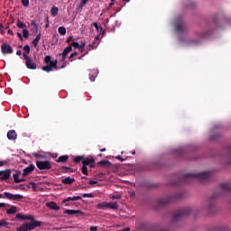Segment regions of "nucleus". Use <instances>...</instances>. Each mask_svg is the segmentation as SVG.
<instances>
[{"instance_id":"f257e3e1","label":"nucleus","mask_w":231,"mask_h":231,"mask_svg":"<svg viewBox=\"0 0 231 231\" xmlns=\"http://www.w3.org/2000/svg\"><path fill=\"white\" fill-rule=\"evenodd\" d=\"M212 178V172L210 171H203L199 173H187L183 177L180 178V183L178 181L174 182V187L176 190V187L180 183H192L194 180H198L200 183L205 181H208Z\"/></svg>"},{"instance_id":"f03ea898","label":"nucleus","mask_w":231,"mask_h":231,"mask_svg":"<svg viewBox=\"0 0 231 231\" xmlns=\"http://www.w3.org/2000/svg\"><path fill=\"white\" fill-rule=\"evenodd\" d=\"M174 32L175 35H179L180 37H183L189 33V25L181 17L175 18Z\"/></svg>"},{"instance_id":"7ed1b4c3","label":"nucleus","mask_w":231,"mask_h":231,"mask_svg":"<svg viewBox=\"0 0 231 231\" xmlns=\"http://www.w3.org/2000/svg\"><path fill=\"white\" fill-rule=\"evenodd\" d=\"M190 214H192V208H181L179 211L175 212V214H174V227L175 228L180 227V224L178 223V221H181V219H183V217H185L187 216H190Z\"/></svg>"},{"instance_id":"20e7f679","label":"nucleus","mask_w":231,"mask_h":231,"mask_svg":"<svg viewBox=\"0 0 231 231\" xmlns=\"http://www.w3.org/2000/svg\"><path fill=\"white\" fill-rule=\"evenodd\" d=\"M42 225V221L25 222L22 224L19 227H16V231H32L35 230L38 226Z\"/></svg>"},{"instance_id":"39448f33","label":"nucleus","mask_w":231,"mask_h":231,"mask_svg":"<svg viewBox=\"0 0 231 231\" xmlns=\"http://www.w3.org/2000/svg\"><path fill=\"white\" fill-rule=\"evenodd\" d=\"M45 64H49L47 66L42 67V70L46 71V73H50V71H53V68L57 69V60L51 61V56H46L44 59Z\"/></svg>"},{"instance_id":"423d86ee","label":"nucleus","mask_w":231,"mask_h":231,"mask_svg":"<svg viewBox=\"0 0 231 231\" xmlns=\"http://www.w3.org/2000/svg\"><path fill=\"white\" fill-rule=\"evenodd\" d=\"M23 56L25 60V66L28 69H37V63L33 61V59L30 58L26 53H23Z\"/></svg>"},{"instance_id":"0eeeda50","label":"nucleus","mask_w":231,"mask_h":231,"mask_svg":"<svg viewBox=\"0 0 231 231\" xmlns=\"http://www.w3.org/2000/svg\"><path fill=\"white\" fill-rule=\"evenodd\" d=\"M36 166L40 171H50L51 169V163L49 161H37Z\"/></svg>"},{"instance_id":"6e6552de","label":"nucleus","mask_w":231,"mask_h":231,"mask_svg":"<svg viewBox=\"0 0 231 231\" xmlns=\"http://www.w3.org/2000/svg\"><path fill=\"white\" fill-rule=\"evenodd\" d=\"M4 196L7 199H12L13 201H21V199H24V197L23 195H20V194L14 195L10 192H4Z\"/></svg>"},{"instance_id":"1a4fd4ad","label":"nucleus","mask_w":231,"mask_h":231,"mask_svg":"<svg viewBox=\"0 0 231 231\" xmlns=\"http://www.w3.org/2000/svg\"><path fill=\"white\" fill-rule=\"evenodd\" d=\"M219 195H216V196H211L209 199H208L207 201V206H206V210H208V212H211V210L214 208V207L216 206V198H218Z\"/></svg>"},{"instance_id":"9d476101","label":"nucleus","mask_w":231,"mask_h":231,"mask_svg":"<svg viewBox=\"0 0 231 231\" xmlns=\"http://www.w3.org/2000/svg\"><path fill=\"white\" fill-rule=\"evenodd\" d=\"M1 51L3 55H8L10 53H14V49H12V46L6 42H3L1 45Z\"/></svg>"},{"instance_id":"9b49d317","label":"nucleus","mask_w":231,"mask_h":231,"mask_svg":"<svg viewBox=\"0 0 231 231\" xmlns=\"http://www.w3.org/2000/svg\"><path fill=\"white\" fill-rule=\"evenodd\" d=\"M207 35H208V32L198 33V35H197L198 40H191L189 42V44H199V42H201V41H203L204 39H207Z\"/></svg>"},{"instance_id":"f8f14e48","label":"nucleus","mask_w":231,"mask_h":231,"mask_svg":"<svg viewBox=\"0 0 231 231\" xmlns=\"http://www.w3.org/2000/svg\"><path fill=\"white\" fill-rule=\"evenodd\" d=\"M10 176H12V170L0 171V180L2 181L10 180Z\"/></svg>"},{"instance_id":"ddd939ff","label":"nucleus","mask_w":231,"mask_h":231,"mask_svg":"<svg viewBox=\"0 0 231 231\" xmlns=\"http://www.w3.org/2000/svg\"><path fill=\"white\" fill-rule=\"evenodd\" d=\"M82 164L85 165L86 167H90V169H93L95 167V159L93 158H85L82 160Z\"/></svg>"},{"instance_id":"4468645a","label":"nucleus","mask_w":231,"mask_h":231,"mask_svg":"<svg viewBox=\"0 0 231 231\" xmlns=\"http://www.w3.org/2000/svg\"><path fill=\"white\" fill-rule=\"evenodd\" d=\"M171 201H172V196L160 199L157 200V203L159 207H163V205H167L168 203H171Z\"/></svg>"},{"instance_id":"2eb2a0df","label":"nucleus","mask_w":231,"mask_h":231,"mask_svg":"<svg viewBox=\"0 0 231 231\" xmlns=\"http://www.w3.org/2000/svg\"><path fill=\"white\" fill-rule=\"evenodd\" d=\"M7 139L11 142H15L17 140V132L15 130H9L7 132Z\"/></svg>"},{"instance_id":"dca6fc26","label":"nucleus","mask_w":231,"mask_h":231,"mask_svg":"<svg viewBox=\"0 0 231 231\" xmlns=\"http://www.w3.org/2000/svg\"><path fill=\"white\" fill-rule=\"evenodd\" d=\"M33 171H35V165L30 164L23 170V176H28V174H31V172H33Z\"/></svg>"},{"instance_id":"f3484780","label":"nucleus","mask_w":231,"mask_h":231,"mask_svg":"<svg viewBox=\"0 0 231 231\" xmlns=\"http://www.w3.org/2000/svg\"><path fill=\"white\" fill-rule=\"evenodd\" d=\"M16 218L17 219H23V220H27V221H38L35 220V217H33V216H24V215H21V214H17L16 215Z\"/></svg>"},{"instance_id":"a211bd4d","label":"nucleus","mask_w":231,"mask_h":231,"mask_svg":"<svg viewBox=\"0 0 231 231\" xmlns=\"http://www.w3.org/2000/svg\"><path fill=\"white\" fill-rule=\"evenodd\" d=\"M72 50H73V47H71V45H69L64 49L62 52L61 62H64V60H66V57L68 56V53H69Z\"/></svg>"},{"instance_id":"6ab92c4d","label":"nucleus","mask_w":231,"mask_h":231,"mask_svg":"<svg viewBox=\"0 0 231 231\" xmlns=\"http://www.w3.org/2000/svg\"><path fill=\"white\" fill-rule=\"evenodd\" d=\"M64 214H68V216H75L77 214H80V216H84V212L81 210H75V209H67L64 211Z\"/></svg>"},{"instance_id":"aec40b11","label":"nucleus","mask_w":231,"mask_h":231,"mask_svg":"<svg viewBox=\"0 0 231 231\" xmlns=\"http://www.w3.org/2000/svg\"><path fill=\"white\" fill-rule=\"evenodd\" d=\"M186 193L185 191H179L174 195V201H181V199H185Z\"/></svg>"},{"instance_id":"412c9836","label":"nucleus","mask_w":231,"mask_h":231,"mask_svg":"<svg viewBox=\"0 0 231 231\" xmlns=\"http://www.w3.org/2000/svg\"><path fill=\"white\" fill-rule=\"evenodd\" d=\"M97 46H98V43L97 42V41H94L93 43L88 45V49H87V52L83 54L82 57H86V55H88L89 51H91V50H95ZM82 57H79V59H82Z\"/></svg>"},{"instance_id":"4be33fe9","label":"nucleus","mask_w":231,"mask_h":231,"mask_svg":"<svg viewBox=\"0 0 231 231\" xmlns=\"http://www.w3.org/2000/svg\"><path fill=\"white\" fill-rule=\"evenodd\" d=\"M46 207H48V208H51V210H60V207H59V205H57V203L53 201L47 203Z\"/></svg>"},{"instance_id":"5701e85b","label":"nucleus","mask_w":231,"mask_h":231,"mask_svg":"<svg viewBox=\"0 0 231 231\" xmlns=\"http://www.w3.org/2000/svg\"><path fill=\"white\" fill-rule=\"evenodd\" d=\"M61 182L64 185H71L72 183H75V178L67 177L61 180Z\"/></svg>"},{"instance_id":"b1692460","label":"nucleus","mask_w":231,"mask_h":231,"mask_svg":"<svg viewBox=\"0 0 231 231\" xmlns=\"http://www.w3.org/2000/svg\"><path fill=\"white\" fill-rule=\"evenodd\" d=\"M79 199H82V197H80V196L69 197V198L63 199L62 203H68L69 201H79Z\"/></svg>"},{"instance_id":"393cba45","label":"nucleus","mask_w":231,"mask_h":231,"mask_svg":"<svg viewBox=\"0 0 231 231\" xmlns=\"http://www.w3.org/2000/svg\"><path fill=\"white\" fill-rule=\"evenodd\" d=\"M226 163L228 165H231V146H228L226 148Z\"/></svg>"},{"instance_id":"a878e982","label":"nucleus","mask_w":231,"mask_h":231,"mask_svg":"<svg viewBox=\"0 0 231 231\" xmlns=\"http://www.w3.org/2000/svg\"><path fill=\"white\" fill-rule=\"evenodd\" d=\"M67 160H69V155H62V156H60L56 160V162H57V163H66Z\"/></svg>"},{"instance_id":"bb28decb","label":"nucleus","mask_w":231,"mask_h":231,"mask_svg":"<svg viewBox=\"0 0 231 231\" xmlns=\"http://www.w3.org/2000/svg\"><path fill=\"white\" fill-rule=\"evenodd\" d=\"M120 205L118 203L115 202H107V208H111L112 210H118Z\"/></svg>"},{"instance_id":"cd10ccee","label":"nucleus","mask_w":231,"mask_h":231,"mask_svg":"<svg viewBox=\"0 0 231 231\" xmlns=\"http://www.w3.org/2000/svg\"><path fill=\"white\" fill-rule=\"evenodd\" d=\"M20 175H21V171H14V173H13L14 183H21V180H19Z\"/></svg>"},{"instance_id":"c85d7f7f","label":"nucleus","mask_w":231,"mask_h":231,"mask_svg":"<svg viewBox=\"0 0 231 231\" xmlns=\"http://www.w3.org/2000/svg\"><path fill=\"white\" fill-rule=\"evenodd\" d=\"M3 226H5V228H11L12 223H8L5 219H2L0 220V228H3Z\"/></svg>"},{"instance_id":"c756f323","label":"nucleus","mask_w":231,"mask_h":231,"mask_svg":"<svg viewBox=\"0 0 231 231\" xmlns=\"http://www.w3.org/2000/svg\"><path fill=\"white\" fill-rule=\"evenodd\" d=\"M51 14L53 17H57V15H59V7L57 6H52L51 8Z\"/></svg>"},{"instance_id":"7c9ffc66","label":"nucleus","mask_w":231,"mask_h":231,"mask_svg":"<svg viewBox=\"0 0 231 231\" xmlns=\"http://www.w3.org/2000/svg\"><path fill=\"white\" fill-rule=\"evenodd\" d=\"M41 41V33H39L36 38L32 41V45L37 48L39 42Z\"/></svg>"},{"instance_id":"2f4dec72","label":"nucleus","mask_w":231,"mask_h":231,"mask_svg":"<svg viewBox=\"0 0 231 231\" xmlns=\"http://www.w3.org/2000/svg\"><path fill=\"white\" fill-rule=\"evenodd\" d=\"M61 171L62 172H75V171H73V168H69L68 166H62Z\"/></svg>"},{"instance_id":"473e14b6","label":"nucleus","mask_w":231,"mask_h":231,"mask_svg":"<svg viewBox=\"0 0 231 231\" xmlns=\"http://www.w3.org/2000/svg\"><path fill=\"white\" fill-rule=\"evenodd\" d=\"M99 165L102 167H111V162L109 161H101L99 162Z\"/></svg>"},{"instance_id":"72a5a7b5","label":"nucleus","mask_w":231,"mask_h":231,"mask_svg":"<svg viewBox=\"0 0 231 231\" xmlns=\"http://www.w3.org/2000/svg\"><path fill=\"white\" fill-rule=\"evenodd\" d=\"M97 208H99L101 210L107 208V202H103V203L97 204Z\"/></svg>"},{"instance_id":"f704fd0d","label":"nucleus","mask_w":231,"mask_h":231,"mask_svg":"<svg viewBox=\"0 0 231 231\" xmlns=\"http://www.w3.org/2000/svg\"><path fill=\"white\" fill-rule=\"evenodd\" d=\"M31 26L32 28H33L34 33H37L39 32V27H37V23L35 22L32 21L31 23Z\"/></svg>"},{"instance_id":"c9c22d12","label":"nucleus","mask_w":231,"mask_h":231,"mask_svg":"<svg viewBox=\"0 0 231 231\" xmlns=\"http://www.w3.org/2000/svg\"><path fill=\"white\" fill-rule=\"evenodd\" d=\"M58 32L60 33V35H64L66 33V27H64V26L59 27Z\"/></svg>"},{"instance_id":"e433bc0d","label":"nucleus","mask_w":231,"mask_h":231,"mask_svg":"<svg viewBox=\"0 0 231 231\" xmlns=\"http://www.w3.org/2000/svg\"><path fill=\"white\" fill-rule=\"evenodd\" d=\"M15 212H17V208L14 207V206L11 208L6 210L7 214H15Z\"/></svg>"},{"instance_id":"4c0bfd02","label":"nucleus","mask_w":231,"mask_h":231,"mask_svg":"<svg viewBox=\"0 0 231 231\" xmlns=\"http://www.w3.org/2000/svg\"><path fill=\"white\" fill-rule=\"evenodd\" d=\"M17 26L18 28H21V29H26V24H24L21 20H18L17 21Z\"/></svg>"},{"instance_id":"58836bf2","label":"nucleus","mask_w":231,"mask_h":231,"mask_svg":"<svg viewBox=\"0 0 231 231\" xmlns=\"http://www.w3.org/2000/svg\"><path fill=\"white\" fill-rule=\"evenodd\" d=\"M71 48H75L76 50H80V44H79V42H73L71 44H70Z\"/></svg>"},{"instance_id":"ea45409f","label":"nucleus","mask_w":231,"mask_h":231,"mask_svg":"<svg viewBox=\"0 0 231 231\" xmlns=\"http://www.w3.org/2000/svg\"><path fill=\"white\" fill-rule=\"evenodd\" d=\"M81 172H82V174H85V176H88V166H85L84 164H83V166H82V168H81Z\"/></svg>"},{"instance_id":"a19ab883","label":"nucleus","mask_w":231,"mask_h":231,"mask_svg":"<svg viewBox=\"0 0 231 231\" xmlns=\"http://www.w3.org/2000/svg\"><path fill=\"white\" fill-rule=\"evenodd\" d=\"M29 35H30V32L26 29H23V37L24 39H28Z\"/></svg>"},{"instance_id":"79ce46f5","label":"nucleus","mask_w":231,"mask_h":231,"mask_svg":"<svg viewBox=\"0 0 231 231\" xmlns=\"http://www.w3.org/2000/svg\"><path fill=\"white\" fill-rule=\"evenodd\" d=\"M82 160H84V157L82 156H78L74 158V162L75 163H80V162H82Z\"/></svg>"},{"instance_id":"37998d69","label":"nucleus","mask_w":231,"mask_h":231,"mask_svg":"<svg viewBox=\"0 0 231 231\" xmlns=\"http://www.w3.org/2000/svg\"><path fill=\"white\" fill-rule=\"evenodd\" d=\"M23 6L28 7L30 6V0H21Z\"/></svg>"},{"instance_id":"c03bdc74","label":"nucleus","mask_w":231,"mask_h":231,"mask_svg":"<svg viewBox=\"0 0 231 231\" xmlns=\"http://www.w3.org/2000/svg\"><path fill=\"white\" fill-rule=\"evenodd\" d=\"M97 32H98V33H100V35H104V33H106V31L102 27V25H99V29H97Z\"/></svg>"},{"instance_id":"a18cd8bd","label":"nucleus","mask_w":231,"mask_h":231,"mask_svg":"<svg viewBox=\"0 0 231 231\" xmlns=\"http://www.w3.org/2000/svg\"><path fill=\"white\" fill-rule=\"evenodd\" d=\"M82 198H95V196H93V193H84Z\"/></svg>"},{"instance_id":"49530a36","label":"nucleus","mask_w":231,"mask_h":231,"mask_svg":"<svg viewBox=\"0 0 231 231\" xmlns=\"http://www.w3.org/2000/svg\"><path fill=\"white\" fill-rule=\"evenodd\" d=\"M23 50L27 55L30 54V45H25Z\"/></svg>"},{"instance_id":"de8ad7c7","label":"nucleus","mask_w":231,"mask_h":231,"mask_svg":"<svg viewBox=\"0 0 231 231\" xmlns=\"http://www.w3.org/2000/svg\"><path fill=\"white\" fill-rule=\"evenodd\" d=\"M85 47H86V42H81V44H79V50H81V53L84 52Z\"/></svg>"},{"instance_id":"09e8293b","label":"nucleus","mask_w":231,"mask_h":231,"mask_svg":"<svg viewBox=\"0 0 231 231\" xmlns=\"http://www.w3.org/2000/svg\"><path fill=\"white\" fill-rule=\"evenodd\" d=\"M215 231H228V228H226V227H216Z\"/></svg>"},{"instance_id":"8fccbe9b","label":"nucleus","mask_w":231,"mask_h":231,"mask_svg":"<svg viewBox=\"0 0 231 231\" xmlns=\"http://www.w3.org/2000/svg\"><path fill=\"white\" fill-rule=\"evenodd\" d=\"M112 199H122V196L121 195H113Z\"/></svg>"},{"instance_id":"3c124183","label":"nucleus","mask_w":231,"mask_h":231,"mask_svg":"<svg viewBox=\"0 0 231 231\" xmlns=\"http://www.w3.org/2000/svg\"><path fill=\"white\" fill-rule=\"evenodd\" d=\"M146 225H147L146 223H141V224L139 225L140 230H143V229L145 228Z\"/></svg>"},{"instance_id":"603ef678","label":"nucleus","mask_w":231,"mask_h":231,"mask_svg":"<svg viewBox=\"0 0 231 231\" xmlns=\"http://www.w3.org/2000/svg\"><path fill=\"white\" fill-rule=\"evenodd\" d=\"M89 0H81L79 6H85Z\"/></svg>"},{"instance_id":"864d4df0","label":"nucleus","mask_w":231,"mask_h":231,"mask_svg":"<svg viewBox=\"0 0 231 231\" xmlns=\"http://www.w3.org/2000/svg\"><path fill=\"white\" fill-rule=\"evenodd\" d=\"M152 165H154L156 169H160V167H162V165L156 162H152Z\"/></svg>"},{"instance_id":"5fc2aeb1","label":"nucleus","mask_w":231,"mask_h":231,"mask_svg":"<svg viewBox=\"0 0 231 231\" xmlns=\"http://www.w3.org/2000/svg\"><path fill=\"white\" fill-rule=\"evenodd\" d=\"M116 160H119V162H125V159H124L122 156L118 155L116 157Z\"/></svg>"},{"instance_id":"6e6d98bb","label":"nucleus","mask_w":231,"mask_h":231,"mask_svg":"<svg viewBox=\"0 0 231 231\" xmlns=\"http://www.w3.org/2000/svg\"><path fill=\"white\" fill-rule=\"evenodd\" d=\"M95 79H97V76L90 75L89 79L91 82H95Z\"/></svg>"},{"instance_id":"4d7b16f0","label":"nucleus","mask_w":231,"mask_h":231,"mask_svg":"<svg viewBox=\"0 0 231 231\" xmlns=\"http://www.w3.org/2000/svg\"><path fill=\"white\" fill-rule=\"evenodd\" d=\"M89 185H97L98 182L96 180H89Z\"/></svg>"},{"instance_id":"13d9d810","label":"nucleus","mask_w":231,"mask_h":231,"mask_svg":"<svg viewBox=\"0 0 231 231\" xmlns=\"http://www.w3.org/2000/svg\"><path fill=\"white\" fill-rule=\"evenodd\" d=\"M34 158H42V155L41 153H34Z\"/></svg>"},{"instance_id":"bf43d9fd","label":"nucleus","mask_w":231,"mask_h":231,"mask_svg":"<svg viewBox=\"0 0 231 231\" xmlns=\"http://www.w3.org/2000/svg\"><path fill=\"white\" fill-rule=\"evenodd\" d=\"M93 26H95V28H96L97 31L100 28V26H99L98 23H93Z\"/></svg>"},{"instance_id":"052dcab7","label":"nucleus","mask_w":231,"mask_h":231,"mask_svg":"<svg viewBox=\"0 0 231 231\" xmlns=\"http://www.w3.org/2000/svg\"><path fill=\"white\" fill-rule=\"evenodd\" d=\"M98 230V227L97 226H90V231H97Z\"/></svg>"},{"instance_id":"680f3d73","label":"nucleus","mask_w":231,"mask_h":231,"mask_svg":"<svg viewBox=\"0 0 231 231\" xmlns=\"http://www.w3.org/2000/svg\"><path fill=\"white\" fill-rule=\"evenodd\" d=\"M209 139H210L211 141L217 140V136H216V135H211Z\"/></svg>"},{"instance_id":"e2e57ef3","label":"nucleus","mask_w":231,"mask_h":231,"mask_svg":"<svg viewBox=\"0 0 231 231\" xmlns=\"http://www.w3.org/2000/svg\"><path fill=\"white\" fill-rule=\"evenodd\" d=\"M17 37L20 39V41H23V34H21V32H17Z\"/></svg>"},{"instance_id":"0e129e2a","label":"nucleus","mask_w":231,"mask_h":231,"mask_svg":"<svg viewBox=\"0 0 231 231\" xmlns=\"http://www.w3.org/2000/svg\"><path fill=\"white\" fill-rule=\"evenodd\" d=\"M7 33L9 35H14V32L11 29H8Z\"/></svg>"},{"instance_id":"69168bd1","label":"nucleus","mask_w":231,"mask_h":231,"mask_svg":"<svg viewBox=\"0 0 231 231\" xmlns=\"http://www.w3.org/2000/svg\"><path fill=\"white\" fill-rule=\"evenodd\" d=\"M71 39H73V36L69 37V38L66 40V42H71Z\"/></svg>"},{"instance_id":"338daca9","label":"nucleus","mask_w":231,"mask_h":231,"mask_svg":"<svg viewBox=\"0 0 231 231\" xmlns=\"http://www.w3.org/2000/svg\"><path fill=\"white\" fill-rule=\"evenodd\" d=\"M5 207H6V204L0 202V208H5Z\"/></svg>"},{"instance_id":"774afa93","label":"nucleus","mask_w":231,"mask_h":231,"mask_svg":"<svg viewBox=\"0 0 231 231\" xmlns=\"http://www.w3.org/2000/svg\"><path fill=\"white\" fill-rule=\"evenodd\" d=\"M16 55H18V56L23 55V51H16Z\"/></svg>"}]
</instances>
